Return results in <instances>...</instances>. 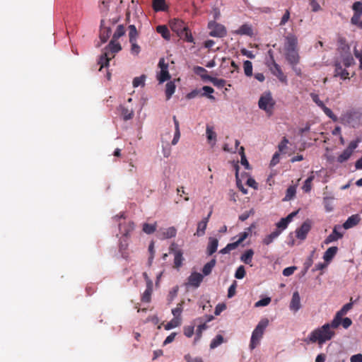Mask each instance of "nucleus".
Returning a JSON list of instances; mask_svg holds the SVG:
<instances>
[{"label":"nucleus","mask_w":362,"mask_h":362,"mask_svg":"<svg viewBox=\"0 0 362 362\" xmlns=\"http://www.w3.org/2000/svg\"><path fill=\"white\" fill-rule=\"evenodd\" d=\"M341 315L336 313L331 324L327 323L321 327L315 329L304 341L308 344L317 342L320 345H322L327 341L330 340L334 335V332L331 329V327H338L341 324Z\"/></svg>","instance_id":"nucleus-1"},{"label":"nucleus","mask_w":362,"mask_h":362,"mask_svg":"<svg viewBox=\"0 0 362 362\" xmlns=\"http://www.w3.org/2000/svg\"><path fill=\"white\" fill-rule=\"evenodd\" d=\"M121 49L122 47L119 42H118L117 40L112 39L99 57L98 64L100 66L99 70L100 71L103 67L108 66L110 61L114 58L115 54Z\"/></svg>","instance_id":"nucleus-2"},{"label":"nucleus","mask_w":362,"mask_h":362,"mask_svg":"<svg viewBox=\"0 0 362 362\" xmlns=\"http://www.w3.org/2000/svg\"><path fill=\"white\" fill-rule=\"evenodd\" d=\"M268 325L269 320L267 318H263L259 322L252 333L250 343V348L251 349H254L259 344Z\"/></svg>","instance_id":"nucleus-3"},{"label":"nucleus","mask_w":362,"mask_h":362,"mask_svg":"<svg viewBox=\"0 0 362 362\" xmlns=\"http://www.w3.org/2000/svg\"><path fill=\"white\" fill-rule=\"evenodd\" d=\"M275 102L270 92L264 93L259 98L258 105L260 109L264 110L269 115L272 114Z\"/></svg>","instance_id":"nucleus-4"},{"label":"nucleus","mask_w":362,"mask_h":362,"mask_svg":"<svg viewBox=\"0 0 362 362\" xmlns=\"http://www.w3.org/2000/svg\"><path fill=\"white\" fill-rule=\"evenodd\" d=\"M208 28L210 30L209 35L211 37H223L227 34L226 27L215 21L208 23Z\"/></svg>","instance_id":"nucleus-5"},{"label":"nucleus","mask_w":362,"mask_h":362,"mask_svg":"<svg viewBox=\"0 0 362 362\" xmlns=\"http://www.w3.org/2000/svg\"><path fill=\"white\" fill-rule=\"evenodd\" d=\"M269 55L271 57V59L272 60V66H271V72L276 76L278 79L285 84L287 83V78L286 76L283 73L280 66L275 62V59L273 56V51L269 49L268 51Z\"/></svg>","instance_id":"nucleus-6"},{"label":"nucleus","mask_w":362,"mask_h":362,"mask_svg":"<svg viewBox=\"0 0 362 362\" xmlns=\"http://www.w3.org/2000/svg\"><path fill=\"white\" fill-rule=\"evenodd\" d=\"M357 141H351L348 147L337 157V161L340 163L346 161L351 157L354 151L357 148Z\"/></svg>","instance_id":"nucleus-7"},{"label":"nucleus","mask_w":362,"mask_h":362,"mask_svg":"<svg viewBox=\"0 0 362 362\" xmlns=\"http://www.w3.org/2000/svg\"><path fill=\"white\" fill-rule=\"evenodd\" d=\"M311 228V224L309 221H305L300 227L296 229V233L297 238L300 240L305 239L307 234Z\"/></svg>","instance_id":"nucleus-8"},{"label":"nucleus","mask_w":362,"mask_h":362,"mask_svg":"<svg viewBox=\"0 0 362 362\" xmlns=\"http://www.w3.org/2000/svg\"><path fill=\"white\" fill-rule=\"evenodd\" d=\"M334 77H340L341 79L345 80L349 78V73L348 71L342 67L340 62L334 63Z\"/></svg>","instance_id":"nucleus-9"},{"label":"nucleus","mask_w":362,"mask_h":362,"mask_svg":"<svg viewBox=\"0 0 362 362\" xmlns=\"http://www.w3.org/2000/svg\"><path fill=\"white\" fill-rule=\"evenodd\" d=\"M341 228V226L337 225L334 227L332 233L329 234L324 240V243L328 245L334 241H337L343 237V233L338 231Z\"/></svg>","instance_id":"nucleus-10"},{"label":"nucleus","mask_w":362,"mask_h":362,"mask_svg":"<svg viewBox=\"0 0 362 362\" xmlns=\"http://www.w3.org/2000/svg\"><path fill=\"white\" fill-rule=\"evenodd\" d=\"M285 51L291 49H298V39L296 35L288 34L285 37Z\"/></svg>","instance_id":"nucleus-11"},{"label":"nucleus","mask_w":362,"mask_h":362,"mask_svg":"<svg viewBox=\"0 0 362 362\" xmlns=\"http://www.w3.org/2000/svg\"><path fill=\"white\" fill-rule=\"evenodd\" d=\"M112 30L110 27L105 25V21H100V39L102 43L107 42L111 35Z\"/></svg>","instance_id":"nucleus-12"},{"label":"nucleus","mask_w":362,"mask_h":362,"mask_svg":"<svg viewBox=\"0 0 362 362\" xmlns=\"http://www.w3.org/2000/svg\"><path fill=\"white\" fill-rule=\"evenodd\" d=\"M286 58L291 65H296L300 59L298 49L286 50Z\"/></svg>","instance_id":"nucleus-13"},{"label":"nucleus","mask_w":362,"mask_h":362,"mask_svg":"<svg viewBox=\"0 0 362 362\" xmlns=\"http://www.w3.org/2000/svg\"><path fill=\"white\" fill-rule=\"evenodd\" d=\"M301 308L300 297L298 291L293 293L291 300L290 302L289 308L293 312H297Z\"/></svg>","instance_id":"nucleus-14"},{"label":"nucleus","mask_w":362,"mask_h":362,"mask_svg":"<svg viewBox=\"0 0 362 362\" xmlns=\"http://www.w3.org/2000/svg\"><path fill=\"white\" fill-rule=\"evenodd\" d=\"M204 276L202 274L198 272H193L188 277V284L197 288L203 281Z\"/></svg>","instance_id":"nucleus-15"},{"label":"nucleus","mask_w":362,"mask_h":362,"mask_svg":"<svg viewBox=\"0 0 362 362\" xmlns=\"http://www.w3.org/2000/svg\"><path fill=\"white\" fill-rule=\"evenodd\" d=\"M361 218L358 214H354L349 216L347 220L344 223L342 227L344 229H349L354 227L360 222Z\"/></svg>","instance_id":"nucleus-16"},{"label":"nucleus","mask_w":362,"mask_h":362,"mask_svg":"<svg viewBox=\"0 0 362 362\" xmlns=\"http://www.w3.org/2000/svg\"><path fill=\"white\" fill-rule=\"evenodd\" d=\"M119 227L123 236L127 238L130 233L134 229V223L132 221H129L124 223H119Z\"/></svg>","instance_id":"nucleus-17"},{"label":"nucleus","mask_w":362,"mask_h":362,"mask_svg":"<svg viewBox=\"0 0 362 362\" xmlns=\"http://www.w3.org/2000/svg\"><path fill=\"white\" fill-rule=\"evenodd\" d=\"M172 30L177 34V35L186 28L185 23L179 19H173L170 22Z\"/></svg>","instance_id":"nucleus-18"},{"label":"nucleus","mask_w":362,"mask_h":362,"mask_svg":"<svg viewBox=\"0 0 362 362\" xmlns=\"http://www.w3.org/2000/svg\"><path fill=\"white\" fill-rule=\"evenodd\" d=\"M233 33L240 35L252 36L253 35L252 28L250 25L245 23L242 25L238 30L233 31Z\"/></svg>","instance_id":"nucleus-19"},{"label":"nucleus","mask_w":362,"mask_h":362,"mask_svg":"<svg viewBox=\"0 0 362 362\" xmlns=\"http://www.w3.org/2000/svg\"><path fill=\"white\" fill-rule=\"evenodd\" d=\"M153 292V282L151 280H148L146 288L144 292L141 300L145 303H149L151 301V297Z\"/></svg>","instance_id":"nucleus-20"},{"label":"nucleus","mask_w":362,"mask_h":362,"mask_svg":"<svg viewBox=\"0 0 362 362\" xmlns=\"http://www.w3.org/2000/svg\"><path fill=\"white\" fill-rule=\"evenodd\" d=\"M129 243L127 242V238H124L120 240L119 251L121 253L122 257L124 259H127L129 257V253L127 252Z\"/></svg>","instance_id":"nucleus-21"},{"label":"nucleus","mask_w":362,"mask_h":362,"mask_svg":"<svg viewBox=\"0 0 362 362\" xmlns=\"http://www.w3.org/2000/svg\"><path fill=\"white\" fill-rule=\"evenodd\" d=\"M174 253V267L176 269H179L182 264L184 258L182 257V252L180 250H175L173 252Z\"/></svg>","instance_id":"nucleus-22"},{"label":"nucleus","mask_w":362,"mask_h":362,"mask_svg":"<svg viewBox=\"0 0 362 362\" xmlns=\"http://www.w3.org/2000/svg\"><path fill=\"white\" fill-rule=\"evenodd\" d=\"M207 223V218H203L199 221L197 223V228L194 235H197L198 237L203 236L205 234Z\"/></svg>","instance_id":"nucleus-23"},{"label":"nucleus","mask_w":362,"mask_h":362,"mask_svg":"<svg viewBox=\"0 0 362 362\" xmlns=\"http://www.w3.org/2000/svg\"><path fill=\"white\" fill-rule=\"evenodd\" d=\"M254 251L252 249L246 250L240 257V260L246 264L252 266Z\"/></svg>","instance_id":"nucleus-24"},{"label":"nucleus","mask_w":362,"mask_h":362,"mask_svg":"<svg viewBox=\"0 0 362 362\" xmlns=\"http://www.w3.org/2000/svg\"><path fill=\"white\" fill-rule=\"evenodd\" d=\"M338 251L337 247H329L324 254L323 259L325 262H330L333 257L336 255Z\"/></svg>","instance_id":"nucleus-25"},{"label":"nucleus","mask_w":362,"mask_h":362,"mask_svg":"<svg viewBox=\"0 0 362 362\" xmlns=\"http://www.w3.org/2000/svg\"><path fill=\"white\" fill-rule=\"evenodd\" d=\"M218 245V241L216 238H210L207 246V253L209 255H212L216 250Z\"/></svg>","instance_id":"nucleus-26"},{"label":"nucleus","mask_w":362,"mask_h":362,"mask_svg":"<svg viewBox=\"0 0 362 362\" xmlns=\"http://www.w3.org/2000/svg\"><path fill=\"white\" fill-rule=\"evenodd\" d=\"M194 72L200 76L204 81H209L211 76L207 74V71L202 66H196L194 67Z\"/></svg>","instance_id":"nucleus-27"},{"label":"nucleus","mask_w":362,"mask_h":362,"mask_svg":"<svg viewBox=\"0 0 362 362\" xmlns=\"http://www.w3.org/2000/svg\"><path fill=\"white\" fill-rule=\"evenodd\" d=\"M281 230H275L269 235H267L262 240L264 245H269L271 244L279 235Z\"/></svg>","instance_id":"nucleus-28"},{"label":"nucleus","mask_w":362,"mask_h":362,"mask_svg":"<svg viewBox=\"0 0 362 362\" xmlns=\"http://www.w3.org/2000/svg\"><path fill=\"white\" fill-rule=\"evenodd\" d=\"M178 36L188 42H193L194 38L192 35L189 30V29L186 26V28L178 35Z\"/></svg>","instance_id":"nucleus-29"},{"label":"nucleus","mask_w":362,"mask_h":362,"mask_svg":"<svg viewBox=\"0 0 362 362\" xmlns=\"http://www.w3.org/2000/svg\"><path fill=\"white\" fill-rule=\"evenodd\" d=\"M252 228H255L254 224L247 228V231H244L239 234L238 240L233 243L236 245L237 247L248 237L249 233L251 231Z\"/></svg>","instance_id":"nucleus-30"},{"label":"nucleus","mask_w":362,"mask_h":362,"mask_svg":"<svg viewBox=\"0 0 362 362\" xmlns=\"http://www.w3.org/2000/svg\"><path fill=\"white\" fill-rule=\"evenodd\" d=\"M175 85L174 82L169 81L165 85V95H166V100H168L173 94L175 93Z\"/></svg>","instance_id":"nucleus-31"},{"label":"nucleus","mask_w":362,"mask_h":362,"mask_svg":"<svg viewBox=\"0 0 362 362\" xmlns=\"http://www.w3.org/2000/svg\"><path fill=\"white\" fill-rule=\"evenodd\" d=\"M181 317H175L168 322L165 326V329L170 330L181 325Z\"/></svg>","instance_id":"nucleus-32"},{"label":"nucleus","mask_w":362,"mask_h":362,"mask_svg":"<svg viewBox=\"0 0 362 362\" xmlns=\"http://www.w3.org/2000/svg\"><path fill=\"white\" fill-rule=\"evenodd\" d=\"M156 31L165 40H170V35L168 28L166 25H158L156 28Z\"/></svg>","instance_id":"nucleus-33"},{"label":"nucleus","mask_w":362,"mask_h":362,"mask_svg":"<svg viewBox=\"0 0 362 362\" xmlns=\"http://www.w3.org/2000/svg\"><path fill=\"white\" fill-rule=\"evenodd\" d=\"M216 261L215 259H212L207 262L202 269V272L205 276L211 274L212 269L215 267Z\"/></svg>","instance_id":"nucleus-34"},{"label":"nucleus","mask_w":362,"mask_h":362,"mask_svg":"<svg viewBox=\"0 0 362 362\" xmlns=\"http://www.w3.org/2000/svg\"><path fill=\"white\" fill-rule=\"evenodd\" d=\"M177 234V230L175 227L172 226L167 229H165V231L163 232V238L168 239L173 238Z\"/></svg>","instance_id":"nucleus-35"},{"label":"nucleus","mask_w":362,"mask_h":362,"mask_svg":"<svg viewBox=\"0 0 362 362\" xmlns=\"http://www.w3.org/2000/svg\"><path fill=\"white\" fill-rule=\"evenodd\" d=\"M153 7L156 11H164L165 9V0H153Z\"/></svg>","instance_id":"nucleus-36"},{"label":"nucleus","mask_w":362,"mask_h":362,"mask_svg":"<svg viewBox=\"0 0 362 362\" xmlns=\"http://www.w3.org/2000/svg\"><path fill=\"white\" fill-rule=\"evenodd\" d=\"M323 204L326 211L330 212L334 209L333 199L331 197H325Z\"/></svg>","instance_id":"nucleus-37"},{"label":"nucleus","mask_w":362,"mask_h":362,"mask_svg":"<svg viewBox=\"0 0 362 362\" xmlns=\"http://www.w3.org/2000/svg\"><path fill=\"white\" fill-rule=\"evenodd\" d=\"M170 78L168 70H160L157 78L160 83L165 82Z\"/></svg>","instance_id":"nucleus-38"},{"label":"nucleus","mask_w":362,"mask_h":362,"mask_svg":"<svg viewBox=\"0 0 362 362\" xmlns=\"http://www.w3.org/2000/svg\"><path fill=\"white\" fill-rule=\"evenodd\" d=\"M296 187L294 186H290L286 189V196L284 199V201H289L292 199L296 195Z\"/></svg>","instance_id":"nucleus-39"},{"label":"nucleus","mask_w":362,"mask_h":362,"mask_svg":"<svg viewBox=\"0 0 362 362\" xmlns=\"http://www.w3.org/2000/svg\"><path fill=\"white\" fill-rule=\"evenodd\" d=\"M206 134L207 139L209 141H216V134L214 131L213 127L207 125L206 126Z\"/></svg>","instance_id":"nucleus-40"},{"label":"nucleus","mask_w":362,"mask_h":362,"mask_svg":"<svg viewBox=\"0 0 362 362\" xmlns=\"http://www.w3.org/2000/svg\"><path fill=\"white\" fill-rule=\"evenodd\" d=\"M184 301H181L177 305V307L172 310V314L175 317H181V313L183 310Z\"/></svg>","instance_id":"nucleus-41"},{"label":"nucleus","mask_w":362,"mask_h":362,"mask_svg":"<svg viewBox=\"0 0 362 362\" xmlns=\"http://www.w3.org/2000/svg\"><path fill=\"white\" fill-rule=\"evenodd\" d=\"M342 63L345 67L348 68L354 65L355 64V62L353 57L351 54H348L346 56L343 57Z\"/></svg>","instance_id":"nucleus-42"},{"label":"nucleus","mask_w":362,"mask_h":362,"mask_svg":"<svg viewBox=\"0 0 362 362\" xmlns=\"http://www.w3.org/2000/svg\"><path fill=\"white\" fill-rule=\"evenodd\" d=\"M244 72L247 76L252 75V64L250 61H245L243 64Z\"/></svg>","instance_id":"nucleus-43"},{"label":"nucleus","mask_w":362,"mask_h":362,"mask_svg":"<svg viewBox=\"0 0 362 362\" xmlns=\"http://www.w3.org/2000/svg\"><path fill=\"white\" fill-rule=\"evenodd\" d=\"M129 42H133L136 40L137 37V30L134 25H130L129 26Z\"/></svg>","instance_id":"nucleus-44"},{"label":"nucleus","mask_w":362,"mask_h":362,"mask_svg":"<svg viewBox=\"0 0 362 362\" xmlns=\"http://www.w3.org/2000/svg\"><path fill=\"white\" fill-rule=\"evenodd\" d=\"M125 33L124 27L122 25H119L113 34L112 39L117 40L123 36Z\"/></svg>","instance_id":"nucleus-45"},{"label":"nucleus","mask_w":362,"mask_h":362,"mask_svg":"<svg viewBox=\"0 0 362 362\" xmlns=\"http://www.w3.org/2000/svg\"><path fill=\"white\" fill-rule=\"evenodd\" d=\"M209 81L211 82L214 84V86H216L217 88H223L226 83V80L222 78H214L212 76L211 77Z\"/></svg>","instance_id":"nucleus-46"},{"label":"nucleus","mask_w":362,"mask_h":362,"mask_svg":"<svg viewBox=\"0 0 362 362\" xmlns=\"http://www.w3.org/2000/svg\"><path fill=\"white\" fill-rule=\"evenodd\" d=\"M202 90L204 91L203 93L201 94L202 96H207L211 100H215V98L211 95L214 92V90L213 88L205 86L202 88Z\"/></svg>","instance_id":"nucleus-47"},{"label":"nucleus","mask_w":362,"mask_h":362,"mask_svg":"<svg viewBox=\"0 0 362 362\" xmlns=\"http://www.w3.org/2000/svg\"><path fill=\"white\" fill-rule=\"evenodd\" d=\"M244 151H245L244 147L241 146L240 148V151H239V153H240V157H241L240 162H241V164L243 165H244L246 169H250V164H249V163H248V161H247V160L246 158V156H245Z\"/></svg>","instance_id":"nucleus-48"},{"label":"nucleus","mask_w":362,"mask_h":362,"mask_svg":"<svg viewBox=\"0 0 362 362\" xmlns=\"http://www.w3.org/2000/svg\"><path fill=\"white\" fill-rule=\"evenodd\" d=\"M223 342V336L218 334L211 341L210 344L211 349H215Z\"/></svg>","instance_id":"nucleus-49"},{"label":"nucleus","mask_w":362,"mask_h":362,"mask_svg":"<svg viewBox=\"0 0 362 362\" xmlns=\"http://www.w3.org/2000/svg\"><path fill=\"white\" fill-rule=\"evenodd\" d=\"M178 292V287L175 286L170 291L167 296V301L170 304L171 303L174 299L176 298Z\"/></svg>","instance_id":"nucleus-50"},{"label":"nucleus","mask_w":362,"mask_h":362,"mask_svg":"<svg viewBox=\"0 0 362 362\" xmlns=\"http://www.w3.org/2000/svg\"><path fill=\"white\" fill-rule=\"evenodd\" d=\"M353 308V303L350 302L344 305L337 313L341 317L345 315Z\"/></svg>","instance_id":"nucleus-51"},{"label":"nucleus","mask_w":362,"mask_h":362,"mask_svg":"<svg viewBox=\"0 0 362 362\" xmlns=\"http://www.w3.org/2000/svg\"><path fill=\"white\" fill-rule=\"evenodd\" d=\"M146 76L141 75L139 77H135L133 80V86L138 87L139 86H144L145 84Z\"/></svg>","instance_id":"nucleus-52"},{"label":"nucleus","mask_w":362,"mask_h":362,"mask_svg":"<svg viewBox=\"0 0 362 362\" xmlns=\"http://www.w3.org/2000/svg\"><path fill=\"white\" fill-rule=\"evenodd\" d=\"M156 230V224L144 223L143 225V231L147 234H151Z\"/></svg>","instance_id":"nucleus-53"},{"label":"nucleus","mask_w":362,"mask_h":362,"mask_svg":"<svg viewBox=\"0 0 362 362\" xmlns=\"http://www.w3.org/2000/svg\"><path fill=\"white\" fill-rule=\"evenodd\" d=\"M271 300H272L271 298H269V297L264 298L258 300L257 302H256L255 304V306L257 308L267 306L271 303Z\"/></svg>","instance_id":"nucleus-54"},{"label":"nucleus","mask_w":362,"mask_h":362,"mask_svg":"<svg viewBox=\"0 0 362 362\" xmlns=\"http://www.w3.org/2000/svg\"><path fill=\"white\" fill-rule=\"evenodd\" d=\"M245 274L246 272L245 270V267L241 265L237 269L235 274V277L238 279H241L245 277Z\"/></svg>","instance_id":"nucleus-55"},{"label":"nucleus","mask_w":362,"mask_h":362,"mask_svg":"<svg viewBox=\"0 0 362 362\" xmlns=\"http://www.w3.org/2000/svg\"><path fill=\"white\" fill-rule=\"evenodd\" d=\"M289 223L287 221V220L285 218H281L277 223H276V230H281V233L282 230L286 229L288 226V224Z\"/></svg>","instance_id":"nucleus-56"},{"label":"nucleus","mask_w":362,"mask_h":362,"mask_svg":"<svg viewBox=\"0 0 362 362\" xmlns=\"http://www.w3.org/2000/svg\"><path fill=\"white\" fill-rule=\"evenodd\" d=\"M236 245L233 243H228L224 248L220 250V253L221 254H227L229 253L231 250L236 249Z\"/></svg>","instance_id":"nucleus-57"},{"label":"nucleus","mask_w":362,"mask_h":362,"mask_svg":"<svg viewBox=\"0 0 362 362\" xmlns=\"http://www.w3.org/2000/svg\"><path fill=\"white\" fill-rule=\"evenodd\" d=\"M308 1L313 12H317L322 9L317 0H308Z\"/></svg>","instance_id":"nucleus-58"},{"label":"nucleus","mask_w":362,"mask_h":362,"mask_svg":"<svg viewBox=\"0 0 362 362\" xmlns=\"http://www.w3.org/2000/svg\"><path fill=\"white\" fill-rule=\"evenodd\" d=\"M206 328H207V325H206V323L201 324L198 326V327L197 329V336L194 339L195 341L199 340L201 338L202 331L206 329Z\"/></svg>","instance_id":"nucleus-59"},{"label":"nucleus","mask_w":362,"mask_h":362,"mask_svg":"<svg viewBox=\"0 0 362 362\" xmlns=\"http://www.w3.org/2000/svg\"><path fill=\"white\" fill-rule=\"evenodd\" d=\"M237 287V282L235 281L230 286L228 291V297L229 298L233 297L235 295Z\"/></svg>","instance_id":"nucleus-60"},{"label":"nucleus","mask_w":362,"mask_h":362,"mask_svg":"<svg viewBox=\"0 0 362 362\" xmlns=\"http://www.w3.org/2000/svg\"><path fill=\"white\" fill-rule=\"evenodd\" d=\"M254 214H255V210L253 209H251L250 211H245V212L243 213L242 214H240L239 216V220H240L241 221H245L250 216L254 215Z\"/></svg>","instance_id":"nucleus-61"},{"label":"nucleus","mask_w":362,"mask_h":362,"mask_svg":"<svg viewBox=\"0 0 362 362\" xmlns=\"http://www.w3.org/2000/svg\"><path fill=\"white\" fill-rule=\"evenodd\" d=\"M310 97L313 102L320 108L325 105L322 100H320L319 95L314 93H310Z\"/></svg>","instance_id":"nucleus-62"},{"label":"nucleus","mask_w":362,"mask_h":362,"mask_svg":"<svg viewBox=\"0 0 362 362\" xmlns=\"http://www.w3.org/2000/svg\"><path fill=\"white\" fill-rule=\"evenodd\" d=\"M353 10L355 11V13L362 14V3L360 1H356L353 4L352 6Z\"/></svg>","instance_id":"nucleus-63"},{"label":"nucleus","mask_w":362,"mask_h":362,"mask_svg":"<svg viewBox=\"0 0 362 362\" xmlns=\"http://www.w3.org/2000/svg\"><path fill=\"white\" fill-rule=\"evenodd\" d=\"M351 362H362V354H357L355 355H353L350 358Z\"/></svg>","instance_id":"nucleus-64"}]
</instances>
